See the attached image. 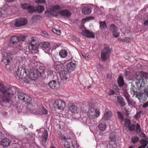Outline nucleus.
Returning a JSON list of instances; mask_svg holds the SVG:
<instances>
[{"instance_id":"obj_1","label":"nucleus","mask_w":148,"mask_h":148,"mask_svg":"<svg viewBox=\"0 0 148 148\" xmlns=\"http://www.w3.org/2000/svg\"><path fill=\"white\" fill-rule=\"evenodd\" d=\"M136 84L140 93H143L145 89V85L147 82L146 79L148 78V73L139 71L136 73Z\"/></svg>"},{"instance_id":"obj_2","label":"nucleus","mask_w":148,"mask_h":148,"mask_svg":"<svg viewBox=\"0 0 148 148\" xmlns=\"http://www.w3.org/2000/svg\"><path fill=\"white\" fill-rule=\"evenodd\" d=\"M0 90L3 95V101L9 102L10 100V97L14 94V92L11 88H8L2 85H0Z\"/></svg>"},{"instance_id":"obj_3","label":"nucleus","mask_w":148,"mask_h":148,"mask_svg":"<svg viewBox=\"0 0 148 148\" xmlns=\"http://www.w3.org/2000/svg\"><path fill=\"white\" fill-rule=\"evenodd\" d=\"M89 109L88 113V116L89 118L93 119L95 117H98L100 114V111L97 110L95 109V106L93 103H89L88 104Z\"/></svg>"},{"instance_id":"obj_4","label":"nucleus","mask_w":148,"mask_h":148,"mask_svg":"<svg viewBox=\"0 0 148 148\" xmlns=\"http://www.w3.org/2000/svg\"><path fill=\"white\" fill-rule=\"evenodd\" d=\"M28 71V70L24 67L19 68L16 72V77L18 79H25L27 76Z\"/></svg>"},{"instance_id":"obj_5","label":"nucleus","mask_w":148,"mask_h":148,"mask_svg":"<svg viewBox=\"0 0 148 148\" xmlns=\"http://www.w3.org/2000/svg\"><path fill=\"white\" fill-rule=\"evenodd\" d=\"M111 53V49L106 47L103 49L101 52V58L103 61H106L109 58Z\"/></svg>"},{"instance_id":"obj_6","label":"nucleus","mask_w":148,"mask_h":148,"mask_svg":"<svg viewBox=\"0 0 148 148\" xmlns=\"http://www.w3.org/2000/svg\"><path fill=\"white\" fill-rule=\"evenodd\" d=\"M18 97L20 100L23 102H26L29 104L31 103L32 101L31 98L26 94L21 92L18 93Z\"/></svg>"},{"instance_id":"obj_7","label":"nucleus","mask_w":148,"mask_h":148,"mask_svg":"<svg viewBox=\"0 0 148 148\" xmlns=\"http://www.w3.org/2000/svg\"><path fill=\"white\" fill-rule=\"evenodd\" d=\"M13 55L11 53H8L5 54L2 58L1 62H2L5 65H6V68H7V65L13 58Z\"/></svg>"},{"instance_id":"obj_8","label":"nucleus","mask_w":148,"mask_h":148,"mask_svg":"<svg viewBox=\"0 0 148 148\" xmlns=\"http://www.w3.org/2000/svg\"><path fill=\"white\" fill-rule=\"evenodd\" d=\"M50 45L49 42H42L39 44L38 47L39 48L42 49L45 53H47L50 50Z\"/></svg>"},{"instance_id":"obj_9","label":"nucleus","mask_w":148,"mask_h":148,"mask_svg":"<svg viewBox=\"0 0 148 148\" xmlns=\"http://www.w3.org/2000/svg\"><path fill=\"white\" fill-rule=\"evenodd\" d=\"M130 92L131 94L133 95L134 96H135L139 100L142 99V96L141 94L137 91V88L132 84L130 88Z\"/></svg>"},{"instance_id":"obj_10","label":"nucleus","mask_w":148,"mask_h":148,"mask_svg":"<svg viewBox=\"0 0 148 148\" xmlns=\"http://www.w3.org/2000/svg\"><path fill=\"white\" fill-rule=\"evenodd\" d=\"M54 107L55 108L58 109H63L65 106V102L61 99L56 100L54 104Z\"/></svg>"},{"instance_id":"obj_11","label":"nucleus","mask_w":148,"mask_h":148,"mask_svg":"<svg viewBox=\"0 0 148 148\" xmlns=\"http://www.w3.org/2000/svg\"><path fill=\"white\" fill-rule=\"evenodd\" d=\"M125 126L128 128L130 132H133L135 131L136 125L133 124H131L130 121L127 119H125Z\"/></svg>"},{"instance_id":"obj_12","label":"nucleus","mask_w":148,"mask_h":148,"mask_svg":"<svg viewBox=\"0 0 148 148\" xmlns=\"http://www.w3.org/2000/svg\"><path fill=\"white\" fill-rule=\"evenodd\" d=\"M58 13L62 16L67 18H69L71 15V11L67 9L59 11L58 12Z\"/></svg>"},{"instance_id":"obj_13","label":"nucleus","mask_w":148,"mask_h":148,"mask_svg":"<svg viewBox=\"0 0 148 148\" xmlns=\"http://www.w3.org/2000/svg\"><path fill=\"white\" fill-rule=\"evenodd\" d=\"M27 20L24 18H21L16 20L15 25L16 26L18 27L24 25L27 23Z\"/></svg>"},{"instance_id":"obj_14","label":"nucleus","mask_w":148,"mask_h":148,"mask_svg":"<svg viewBox=\"0 0 148 148\" xmlns=\"http://www.w3.org/2000/svg\"><path fill=\"white\" fill-rule=\"evenodd\" d=\"M45 10L44 6L42 5H38L36 6H33L32 8V13L37 12L38 13H41Z\"/></svg>"},{"instance_id":"obj_15","label":"nucleus","mask_w":148,"mask_h":148,"mask_svg":"<svg viewBox=\"0 0 148 148\" xmlns=\"http://www.w3.org/2000/svg\"><path fill=\"white\" fill-rule=\"evenodd\" d=\"M49 85L50 88L54 89H58L60 87V84L58 80H53L49 83Z\"/></svg>"},{"instance_id":"obj_16","label":"nucleus","mask_w":148,"mask_h":148,"mask_svg":"<svg viewBox=\"0 0 148 148\" xmlns=\"http://www.w3.org/2000/svg\"><path fill=\"white\" fill-rule=\"evenodd\" d=\"M60 77L61 80L64 81L67 80L69 78L70 75L67 71H62L60 73Z\"/></svg>"},{"instance_id":"obj_17","label":"nucleus","mask_w":148,"mask_h":148,"mask_svg":"<svg viewBox=\"0 0 148 148\" xmlns=\"http://www.w3.org/2000/svg\"><path fill=\"white\" fill-rule=\"evenodd\" d=\"M76 67V64L73 62L68 63L66 65V69L70 71H73L74 70Z\"/></svg>"},{"instance_id":"obj_18","label":"nucleus","mask_w":148,"mask_h":148,"mask_svg":"<svg viewBox=\"0 0 148 148\" xmlns=\"http://www.w3.org/2000/svg\"><path fill=\"white\" fill-rule=\"evenodd\" d=\"M82 34L87 38H93L95 37V35L92 32L88 30L83 31Z\"/></svg>"},{"instance_id":"obj_19","label":"nucleus","mask_w":148,"mask_h":148,"mask_svg":"<svg viewBox=\"0 0 148 148\" xmlns=\"http://www.w3.org/2000/svg\"><path fill=\"white\" fill-rule=\"evenodd\" d=\"M64 146L65 148H75V145L73 144V141L70 139H68L67 141H65Z\"/></svg>"},{"instance_id":"obj_20","label":"nucleus","mask_w":148,"mask_h":148,"mask_svg":"<svg viewBox=\"0 0 148 148\" xmlns=\"http://www.w3.org/2000/svg\"><path fill=\"white\" fill-rule=\"evenodd\" d=\"M91 12V8L90 6L85 5L82 10V12L84 14H89Z\"/></svg>"},{"instance_id":"obj_21","label":"nucleus","mask_w":148,"mask_h":148,"mask_svg":"<svg viewBox=\"0 0 148 148\" xmlns=\"http://www.w3.org/2000/svg\"><path fill=\"white\" fill-rule=\"evenodd\" d=\"M11 142L9 139L6 138L2 140L1 143V145L4 147H7L9 146Z\"/></svg>"},{"instance_id":"obj_22","label":"nucleus","mask_w":148,"mask_h":148,"mask_svg":"<svg viewBox=\"0 0 148 148\" xmlns=\"http://www.w3.org/2000/svg\"><path fill=\"white\" fill-rule=\"evenodd\" d=\"M21 7L23 9L27 10L28 13H32L31 12L32 10L33 6H29L28 4L24 3L21 4Z\"/></svg>"},{"instance_id":"obj_23","label":"nucleus","mask_w":148,"mask_h":148,"mask_svg":"<svg viewBox=\"0 0 148 148\" xmlns=\"http://www.w3.org/2000/svg\"><path fill=\"white\" fill-rule=\"evenodd\" d=\"M117 100L121 106L123 107L125 105V102L121 96H119L117 97Z\"/></svg>"},{"instance_id":"obj_24","label":"nucleus","mask_w":148,"mask_h":148,"mask_svg":"<svg viewBox=\"0 0 148 148\" xmlns=\"http://www.w3.org/2000/svg\"><path fill=\"white\" fill-rule=\"evenodd\" d=\"M19 41V38L18 36H12L10 38V42L12 44H16Z\"/></svg>"},{"instance_id":"obj_25","label":"nucleus","mask_w":148,"mask_h":148,"mask_svg":"<svg viewBox=\"0 0 148 148\" xmlns=\"http://www.w3.org/2000/svg\"><path fill=\"white\" fill-rule=\"evenodd\" d=\"M117 83L119 86L120 87L123 86L124 84L123 78L121 75L119 76L118 79Z\"/></svg>"},{"instance_id":"obj_26","label":"nucleus","mask_w":148,"mask_h":148,"mask_svg":"<svg viewBox=\"0 0 148 148\" xmlns=\"http://www.w3.org/2000/svg\"><path fill=\"white\" fill-rule=\"evenodd\" d=\"M38 72L37 71H35L34 70L33 71V73H32V75L31 74L30 75V77L31 78V79L33 80H35L38 77Z\"/></svg>"},{"instance_id":"obj_27","label":"nucleus","mask_w":148,"mask_h":148,"mask_svg":"<svg viewBox=\"0 0 148 148\" xmlns=\"http://www.w3.org/2000/svg\"><path fill=\"white\" fill-rule=\"evenodd\" d=\"M112 115V112L110 111H107L105 113L104 117L105 120L110 119Z\"/></svg>"},{"instance_id":"obj_28","label":"nucleus","mask_w":148,"mask_h":148,"mask_svg":"<svg viewBox=\"0 0 148 148\" xmlns=\"http://www.w3.org/2000/svg\"><path fill=\"white\" fill-rule=\"evenodd\" d=\"M60 56L62 58H65L67 55L68 52L65 50L62 49L60 51L59 53Z\"/></svg>"},{"instance_id":"obj_29","label":"nucleus","mask_w":148,"mask_h":148,"mask_svg":"<svg viewBox=\"0 0 148 148\" xmlns=\"http://www.w3.org/2000/svg\"><path fill=\"white\" fill-rule=\"evenodd\" d=\"M106 124L104 122L100 123L98 126L99 129L102 131H105L106 129Z\"/></svg>"},{"instance_id":"obj_30","label":"nucleus","mask_w":148,"mask_h":148,"mask_svg":"<svg viewBox=\"0 0 148 148\" xmlns=\"http://www.w3.org/2000/svg\"><path fill=\"white\" fill-rule=\"evenodd\" d=\"M52 8L54 10H61L64 8V7L62 5H56L52 6Z\"/></svg>"},{"instance_id":"obj_31","label":"nucleus","mask_w":148,"mask_h":148,"mask_svg":"<svg viewBox=\"0 0 148 148\" xmlns=\"http://www.w3.org/2000/svg\"><path fill=\"white\" fill-rule=\"evenodd\" d=\"M77 106L75 105H72L69 107V110L71 113H75L77 112Z\"/></svg>"},{"instance_id":"obj_32","label":"nucleus","mask_w":148,"mask_h":148,"mask_svg":"<svg viewBox=\"0 0 148 148\" xmlns=\"http://www.w3.org/2000/svg\"><path fill=\"white\" fill-rule=\"evenodd\" d=\"M42 141L44 142H46L48 138V133L47 130H45L42 134Z\"/></svg>"},{"instance_id":"obj_33","label":"nucleus","mask_w":148,"mask_h":148,"mask_svg":"<svg viewBox=\"0 0 148 148\" xmlns=\"http://www.w3.org/2000/svg\"><path fill=\"white\" fill-rule=\"evenodd\" d=\"M133 39V38L132 37H125L123 39H120L119 38V39L121 41H123L126 43H129Z\"/></svg>"},{"instance_id":"obj_34","label":"nucleus","mask_w":148,"mask_h":148,"mask_svg":"<svg viewBox=\"0 0 148 148\" xmlns=\"http://www.w3.org/2000/svg\"><path fill=\"white\" fill-rule=\"evenodd\" d=\"M139 138L136 136H133L131 138V142L134 144L137 143L139 141Z\"/></svg>"},{"instance_id":"obj_35","label":"nucleus","mask_w":148,"mask_h":148,"mask_svg":"<svg viewBox=\"0 0 148 148\" xmlns=\"http://www.w3.org/2000/svg\"><path fill=\"white\" fill-rule=\"evenodd\" d=\"M36 43H31L28 46V48L29 50H35L36 49L37 46L36 45Z\"/></svg>"},{"instance_id":"obj_36","label":"nucleus","mask_w":148,"mask_h":148,"mask_svg":"<svg viewBox=\"0 0 148 148\" xmlns=\"http://www.w3.org/2000/svg\"><path fill=\"white\" fill-rule=\"evenodd\" d=\"M100 27L101 29H106L107 25L105 21H100L99 22Z\"/></svg>"},{"instance_id":"obj_37","label":"nucleus","mask_w":148,"mask_h":148,"mask_svg":"<svg viewBox=\"0 0 148 148\" xmlns=\"http://www.w3.org/2000/svg\"><path fill=\"white\" fill-rule=\"evenodd\" d=\"M41 67L39 68V69H38L37 70H35V71H37L38 72V74H39L40 75H43L45 73V71L44 69L42 68Z\"/></svg>"},{"instance_id":"obj_38","label":"nucleus","mask_w":148,"mask_h":148,"mask_svg":"<svg viewBox=\"0 0 148 148\" xmlns=\"http://www.w3.org/2000/svg\"><path fill=\"white\" fill-rule=\"evenodd\" d=\"M135 127L136 128L135 131L137 133H140L141 131V130L140 128V125L138 123H137Z\"/></svg>"},{"instance_id":"obj_39","label":"nucleus","mask_w":148,"mask_h":148,"mask_svg":"<svg viewBox=\"0 0 148 148\" xmlns=\"http://www.w3.org/2000/svg\"><path fill=\"white\" fill-rule=\"evenodd\" d=\"M117 29V27L114 24H112L110 25V30L112 32Z\"/></svg>"},{"instance_id":"obj_40","label":"nucleus","mask_w":148,"mask_h":148,"mask_svg":"<svg viewBox=\"0 0 148 148\" xmlns=\"http://www.w3.org/2000/svg\"><path fill=\"white\" fill-rule=\"evenodd\" d=\"M118 118L121 121H122L124 120V117L122 115V113L119 112H117Z\"/></svg>"},{"instance_id":"obj_41","label":"nucleus","mask_w":148,"mask_h":148,"mask_svg":"<svg viewBox=\"0 0 148 148\" xmlns=\"http://www.w3.org/2000/svg\"><path fill=\"white\" fill-rule=\"evenodd\" d=\"M112 34L114 37L117 38L119 36V33L116 31V30L112 32Z\"/></svg>"},{"instance_id":"obj_42","label":"nucleus","mask_w":148,"mask_h":148,"mask_svg":"<svg viewBox=\"0 0 148 148\" xmlns=\"http://www.w3.org/2000/svg\"><path fill=\"white\" fill-rule=\"evenodd\" d=\"M141 143L143 145L145 146V147L148 144V141L143 139L141 140Z\"/></svg>"},{"instance_id":"obj_43","label":"nucleus","mask_w":148,"mask_h":148,"mask_svg":"<svg viewBox=\"0 0 148 148\" xmlns=\"http://www.w3.org/2000/svg\"><path fill=\"white\" fill-rule=\"evenodd\" d=\"M30 65L32 69H36L37 68V64L36 63L32 62L31 63Z\"/></svg>"},{"instance_id":"obj_44","label":"nucleus","mask_w":148,"mask_h":148,"mask_svg":"<svg viewBox=\"0 0 148 148\" xmlns=\"http://www.w3.org/2000/svg\"><path fill=\"white\" fill-rule=\"evenodd\" d=\"M52 30L54 33L58 35H60L61 34L60 31L59 30H57L54 28L52 29Z\"/></svg>"},{"instance_id":"obj_45","label":"nucleus","mask_w":148,"mask_h":148,"mask_svg":"<svg viewBox=\"0 0 148 148\" xmlns=\"http://www.w3.org/2000/svg\"><path fill=\"white\" fill-rule=\"evenodd\" d=\"M41 112L44 114H47L48 113L47 110L44 107L42 108Z\"/></svg>"},{"instance_id":"obj_46","label":"nucleus","mask_w":148,"mask_h":148,"mask_svg":"<svg viewBox=\"0 0 148 148\" xmlns=\"http://www.w3.org/2000/svg\"><path fill=\"white\" fill-rule=\"evenodd\" d=\"M35 2L38 4H40L45 3V1L44 0H36Z\"/></svg>"},{"instance_id":"obj_47","label":"nucleus","mask_w":148,"mask_h":148,"mask_svg":"<svg viewBox=\"0 0 148 148\" xmlns=\"http://www.w3.org/2000/svg\"><path fill=\"white\" fill-rule=\"evenodd\" d=\"M60 139L62 141V142H64V143H65V141H67V140H68V139L66 138L65 136H61L60 137Z\"/></svg>"},{"instance_id":"obj_48","label":"nucleus","mask_w":148,"mask_h":148,"mask_svg":"<svg viewBox=\"0 0 148 148\" xmlns=\"http://www.w3.org/2000/svg\"><path fill=\"white\" fill-rule=\"evenodd\" d=\"M25 38L26 37L25 36H21L18 38L19 41L20 40L21 41H23Z\"/></svg>"},{"instance_id":"obj_49","label":"nucleus","mask_w":148,"mask_h":148,"mask_svg":"<svg viewBox=\"0 0 148 148\" xmlns=\"http://www.w3.org/2000/svg\"><path fill=\"white\" fill-rule=\"evenodd\" d=\"M124 96L125 97L126 99L130 97V96L127 92H126L124 94Z\"/></svg>"},{"instance_id":"obj_50","label":"nucleus","mask_w":148,"mask_h":148,"mask_svg":"<svg viewBox=\"0 0 148 148\" xmlns=\"http://www.w3.org/2000/svg\"><path fill=\"white\" fill-rule=\"evenodd\" d=\"M127 101L128 104L129 105H131L132 104V101L131 100L130 98H128L126 99Z\"/></svg>"},{"instance_id":"obj_51","label":"nucleus","mask_w":148,"mask_h":148,"mask_svg":"<svg viewBox=\"0 0 148 148\" xmlns=\"http://www.w3.org/2000/svg\"><path fill=\"white\" fill-rule=\"evenodd\" d=\"M94 18L92 16H90L89 17H88V18H83V21L85 20L86 21V20H88V21H89L90 20H92Z\"/></svg>"},{"instance_id":"obj_52","label":"nucleus","mask_w":148,"mask_h":148,"mask_svg":"<svg viewBox=\"0 0 148 148\" xmlns=\"http://www.w3.org/2000/svg\"><path fill=\"white\" fill-rule=\"evenodd\" d=\"M47 72L49 75H50L53 74V71L51 69H47Z\"/></svg>"},{"instance_id":"obj_53","label":"nucleus","mask_w":148,"mask_h":148,"mask_svg":"<svg viewBox=\"0 0 148 148\" xmlns=\"http://www.w3.org/2000/svg\"><path fill=\"white\" fill-rule=\"evenodd\" d=\"M115 93V92L114 91V90H110L109 95H112L113 94H114Z\"/></svg>"},{"instance_id":"obj_54","label":"nucleus","mask_w":148,"mask_h":148,"mask_svg":"<svg viewBox=\"0 0 148 148\" xmlns=\"http://www.w3.org/2000/svg\"><path fill=\"white\" fill-rule=\"evenodd\" d=\"M36 37H32L31 38V43H36L35 42H36Z\"/></svg>"},{"instance_id":"obj_55","label":"nucleus","mask_w":148,"mask_h":148,"mask_svg":"<svg viewBox=\"0 0 148 148\" xmlns=\"http://www.w3.org/2000/svg\"><path fill=\"white\" fill-rule=\"evenodd\" d=\"M148 106V102L145 103L143 105L142 107L143 108H146Z\"/></svg>"},{"instance_id":"obj_56","label":"nucleus","mask_w":148,"mask_h":148,"mask_svg":"<svg viewBox=\"0 0 148 148\" xmlns=\"http://www.w3.org/2000/svg\"><path fill=\"white\" fill-rule=\"evenodd\" d=\"M144 24L145 25H148V19L144 22Z\"/></svg>"},{"instance_id":"obj_57","label":"nucleus","mask_w":148,"mask_h":148,"mask_svg":"<svg viewBox=\"0 0 148 148\" xmlns=\"http://www.w3.org/2000/svg\"><path fill=\"white\" fill-rule=\"evenodd\" d=\"M110 138L111 139H114L115 138V136L114 135H110Z\"/></svg>"},{"instance_id":"obj_58","label":"nucleus","mask_w":148,"mask_h":148,"mask_svg":"<svg viewBox=\"0 0 148 148\" xmlns=\"http://www.w3.org/2000/svg\"><path fill=\"white\" fill-rule=\"evenodd\" d=\"M15 0H5L6 2H11L14 1Z\"/></svg>"},{"instance_id":"obj_59","label":"nucleus","mask_w":148,"mask_h":148,"mask_svg":"<svg viewBox=\"0 0 148 148\" xmlns=\"http://www.w3.org/2000/svg\"><path fill=\"white\" fill-rule=\"evenodd\" d=\"M43 34L44 35V36H46L47 35V32H45V31H43Z\"/></svg>"},{"instance_id":"obj_60","label":"nucleus","mask_w":148,"mask_h":148,"mask_svg":"<svg viewBox=\"0 0 148 148\" xmlns=\"http://www.w3.org/2000/svg\"><path fill=\"white\" fill-rule=\"evenodd\" d=\"M145 146H144L143 145H142L141 146H139L138 148H145Z\"/></svg>"},{"instance_id":"obj_61","label":"nucleus","mask_w":148,"mask_h":148,"mask_svg":"<svg viewBox=\"0 0 148 148\" xmlns=\"http://www.w3.org/2000/svg\"><path fill=\"white\" fill-rule=\"evenodd\" d=\"M83 19L82 20V23H83V22H85L86 21H88V20H86V21H85V20H84V21H83Z\"/></svg>"},{"instance_id":"obj_62","label":"nucleus","mask_w":148,"mask_h":148,"mask_svg":"<svg viewBox=\"0 0 148 148\" xmlns=\"http://www.w3.org/2000/svg\"><path fill=\"white\" fill-rule=\"evenodd\" d=\"M128 148H134V147L133 146H131Z\"/></svg>"},{"instance_id":"obj_63","label":"nucleus","mask_w":148,"mask_h":148,"mask_svg":"<svg viewBox=\"0 0 148 148\" xmlns=\"http://www.w3.org/2000/svg\"><path fill=\"white\" fill-rule=\"evenodd\" d=\"M51 148H56L54 146H51Z\"/></svg>"},{"instance_id":"obj_64","label":"nucleus","mask_w":148,"mask_h":148,"mask_svg":"<svg viewBox=\"0 0 148 148\" xmlns=\"http://www.w3.org/2000/svg\"><path fill=\"white\" fill-rule=\"evenodd\" d=\"M2 16V12L1 11H0V16Z\"/></svg>"}]
</instances>
